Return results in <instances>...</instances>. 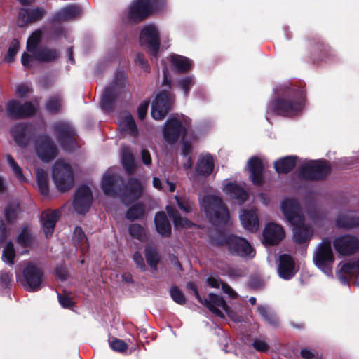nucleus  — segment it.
<instances>
[{
	"label": "nucleus",
	"instance_id": "nucleus-1",
	"mask_svg": "<svg viewBox=\"0 0 359 359\" xmlns=\"http://www.w3.org/2000/svg\"><path fill=\"white\" fill-rule=\"evenodd\" d=\"M281 210L286 219L294 226V242L300 244L309 241L313 230L309 225L305 224L298 202L292 198L285 199L282 202Z\"/></svg>",
	"mask_w": 359,
	"mask_h": 359
},
{
	"label": "nucleus",
	"instance_id": "nucleus-2",
	"mask_svg": "<svg viewBox=\"0 0 359 359\" xmlns=\"http://www.w3.org/2000/svg\"><path fill=\"white\" fill-rule=\"evenodd\" d=\"M202 205L211 222L218 224L227 223L229 213L223 205L221 198L214 195H207L202 200Z\"/></svg>",
	"mask_w": 359,
	"mask_h": 359
},
{
	"label": "nucleus",
	"instance_id": "nucleus-3",
	"mask_svg": "<svg viewBox=\"0 0 359 359\" xmlns=\"http://www.w3.org/2000/svg\"><path fill=\"white\" fill-rule=\"evenodd\" d=\"M52 177L57 189L65 191L73 187L74 178L70 165L63 160L56 161L53 167Z\"/></svg>",
	"mask_w": 359,
	"mask_h": 359
},
{
	"label": "nucleus",
	"instance_id": "nucleus-4",
	"mask_svg": "<svg viewBox=\"0 0 359 359\" xmlns=\"http://www.w3.org/2000/svg\"><path fill=\"white\" fill-rule=\"evenodd\" d=\"M17 280L26 290L38 291L42 286L43 272L36 265L29 264L24 268L22 275L17 277Z\"/></svg>",
	"mask_w": 359,
	"mask_h": 359
},
{
	"label": "nucleus",
	"instance_id": "nucleus-5",
	"mask_svg": "<svg viewBox=\"0 0 359 359\" xmlns=\"http://www.w3.org/2000/svg\"><path fill=\"white\" fill-rule=\"evenodd\" d=\"M190 124L191 119L183 115L170 118L166 121L163 128L164 140L168 143L175 142L181 134H185Z\"/></svg>",
	"mask_w": 359,
	"mask_h": 359
},
{
	"label": "nucleus",
	"instance_id": "nucleus-6",
	"mask_svg": "<svg viewBox=\"0 0 359 359\" xmlns=\"http://www.w3.org/2000/svg\"><path fill=\"white\" fill-rule=\"evenodd\" d=\"M313 262L327 276L332 275L334 256L330 241H323L318 245L313 255Z\"/></svg>",
	"mask_w": 359,
	"mask_h": 359
},
{
	"label": "nucleus",
	"instance_id": "nucleus-7",
	"mask_svg": "<svg viewBox=\"0 0 359 359\" xmlns=\"http://www.w3.org/2000/svg\"><path fill=\"white\" fill-rule=\"evenodd\" d=\"M163 0H135L128 8V18L133 22H140L158 9Z\"/></svg>",
	"mask_w": 359,
	"mask_h": 359
},
{
	"label": "nucleus",
	"instance_id": "nucleus-8",
	"mask_svg": "<svg viewBox=\"0 0 359 359\" xmlns=\"http://www.w3.org/2000/svg\"><path fill=\"white\" fill-rule=\"evenodd\" d=\"M53 134L65 150H72L76 147L75 130L67 122L60 121L53 126Z\"/></svg>",
	"mask_w": 359,
	"mask_h": 359
},
{
	"label": "nucleus",
	"instance_id": "nucleus-9",
	"mask_svg": "<svg viewBox=\"0 0 359 359\" xmlns=\"http://www.w3.org/2000/svg\"><path fill=\"white\" fill-rule=\"evenodd\" d=\"M34 147L37 157L43 162L48 163L57 156L58 149L48 135L39 137Z\"/></svg>",
	"mask_w": 359,
	"mask_h": 359
},
{
	"label": "nucleus",
	"instance_id": "nucleus-10",
	"mask_svg": "<svg viewBox=\"0 0 359 359\" xmlns=\"http://www.w3.org/2000/svg\"><path fill=\"white\" fill-rule=\"evenodd\" d=\"M330 172V166L326 161H309L302 164L300 174L307 180H320Z\"/></svg>",
	"mask_w": 359,
	"mask_h": 359
},
{
	"label": "nucleus",
	"instance_id": "nucleus-11",
	"mask_svg": "<svg viewBox=\"0 0 359 359\" xmlns=\"http://www.w3.org/2000/svg\"><path fill=\"white\" fill-rule=\"evenodd\" d=\"M140 42L142 46L148 48L150 54L156 57L160 45L159 32L157 27L151 24L146 25L140 32Z\"/></svg>",
	"mask_w": 359,
	"mask_h": 359
},
{
	"label": "nucleus",
	"instance_id": "nucleus-12",
	"mask_svg": "<svg viewBox=\"0 0 359 359\" xmlns=\"http://www.w3.org/2000/svg\"><path fill=\"white\" fill-rule=\"evenodd\" d=\"M189 286L194 290L198 300L206 306L213 313L219 317L224 318L223 311L230 316L231 311L222 297L210 293L208 296V299H205L203 302L194 284L189 283Z\"/></svg>",
	"mask_w": 359,
	"mask_h": 359
},
{
	"label": "nucleus",
	"instance_id": "nucleus-13",
	"mask_svg": "<svg viewBox=\"0 0 359 359\" xmlns=\"http://www.w3.org/2000/svg\"><path fill=\"white\" fill-rule=\"evenodd\" d=\"M174 102L173 96L168 92L158 94L151 105V116L155 120L163 119L171 109Z\"/></svg>",
	"mask_w": 359,
	"mask_h": 359
},
{
	"label": "nucleus",
	"instance_id": "nucleus-14",
	"mask_svg": "<svg viewBox=\"0 0 359 359\" xmlns=\"http://www.w3.org/2000/svg\"><path fill=\"white\" fill-rule=\"evenodd\" d=\"M333 246L339 255L349 256L359 251V239L350 234L344 235L334 239Z\"/></svg>",
	"mask_w": 359,
	"mask_h": 359
},
{
	"label": "nucleus",
	"instance_id": "nucleus-15",
	"mask_svg": "<svg viewBox=\"0 0 359 359\" xmlns=\"http://www.w3.org/2000/svg\"><path fill=\"white\" fill-rule=\"evenodd\" d=\"M125 86L124 75L122 72L117 74L111 86L107 87L103 92L101 97V105L104 109H109L112 102L121 92Z\"/></svg>",
	"mask_w": 359,
	"mask_h": 359
},
{
	"label": "nucleus",
	"instance_id": "nucleus-16",
	"mask_svg": "<svg viewBox=\"0 0 359 359\" xmlns=\"http://www.w3.org/2000/svg\"><path fill=\"white\" fill-rule=\"evenodd\" d=\"M226 244L228 246L229 250L233 255L249 258H252L255 255L250 244L243 238L230 236L226 239Z\"/></svg>",
	"mask_w": 359,
	"mask_h": 359
},
{
	"label": "nucleus",
	"instance_id": "nucleus-17",
	"mask_svg": "<svg viewBox=\"0 0 359 359\" xmlns=\"http://www.w3.org/2000/svg\"><path fill=\"white\" fill-rule=\"evenodd\" d=\"M92 200L93 196L90 188L85 185L79 187L73 201L74 210L79 214H85L89 210Z\"/></svg>",
	"mask_w": 359,
	"mask_h": 359
},
{
	"label": "nucleus",
	"instance_id": "nucleus-18",
	"mask_svg": "<svg viewBox=\"0 0 359 359\" xmlns=\"http://www.w3.org/2000/svg\"><path fill=\"white\" fill-rule=\"evenodd\" d=\"M285 237L283 228L274 223L268 224L263 231V243L268 245L278 244Z\"/></svg>",
	"mask_w": 359,
	"mask_h": 359
},
{
	"label": "nucleus",
	"instance_id": "nucleus-19",
	"mask_svg": "<svg viewBox=\"0 0 359 359\" xmlns=\"http://www.w3.org/2000/svg\"><path fill=\"white\" fill-rule=\"evenodd\" d=\"M273 109L278 114L283 116H294L303 107L302 101L291 102L280 100L272 104Z\"/></svg>",
	"mask_w": 359,
	"mask_h": 359
},
{
	"label": "nucleus",
	"instance_id": "nucleus-20",
	"mask_svg": "<svg viewBox=\"0 0 359 359\" xmlns=\"http://www.w3.org/2000/svg\"><path fill=\"white\" fill-rule=\"evenodd\" d=\"M6 111L12 118H21L33 114L36 111V107L30 102L22 105L18 102L12 100L8 102Z\"/></svg>",
	"mask_w": 359,
	"mask_h": 359
},
{
	"label": "nucleus",
	"instance_id": "nucleus-21",
	"mask_svg": "<svg viewBox=\"0 0 359 359\" xmlns=\"http://www.w3.org/2000/svg\"><path fill=\"white\" fill-rule=\"evenodd\" d=\"M46 10L42 7H34L30 9H21L18 13V22L20 27L41 20Z\"/></svg>",
	"mask_w": 359,
	"mask_h": 359
},
{
	"label": "nucleus",
	"instance_id": "nucleus-22",
	"mask_svg": "<svg viewBox=\"0 0 359 359\" xmlns=\"http://www.w3.org/2000/svg\"><path fill=\"white\" fill-rule=\"evenodd\" d=\"M339 270L338 272V277L343 284L348 283L346 276L352 277L355 276L356 279L354 283L355 286H359V259L357 262H346L339 264Z\"/></svg>",
	"mask_w": 359,
	"mask_h": 359
},
{
	"label": "nucleus",
	"instance_id": "nucleus-23",
	"mask_svg": "<svg viewBox=\"0 0 359 359\" xmlns=\"http://www.w3.org/2000/svg\"><path fill=\"white\" fill-rule=\"evenodd\" d=\"M11 134L18 146L25 147L31 138L32 128L25 124H18L11 128Z\"/></svg>",
	"mask_w": 359,
	"mask_h": 359
},
{
	"label": "nucleus",
	"instance_id": "nucleus-24",
	"mask_svg": "<svg viewBox=\"0 0 359 359\" xmlns=\"http://www.w3.org/2000/svg\"><path fill=\"white\" fill-rule=\"evenodd\" d=\"M143 184L136 179L132 178L128 180L122 196V201L128 204L130 201L136 200L142 194Z\"/></svg>",
	"mask_w": 359,
	"mask_h": 359
},
{
	"label": "nucleus",
	"instance_id": "nucleus-25",
	"mask_svg": "<svg viewBox=\"0 0 359 359\" xmlns=\"http://www.w3.org/2000/svg\"><path fill=\"white\" fill-rule=\"evenodd\" d=\"M59 217L60 212L58 210H46L42 212L41 222L43 233L46 238H49L52 236L55 224Z\"/></svg>",
	"mask_w": 359,
	"mask_h": 359
},
{
	"label": "nucleus",
	"instance_id": "nucleus-26",
	"mask_svg": "<svg viewBox=\"0 0 359 359\" xmlns=\"http://www.w3.org/2000/svg\"><path fill=\"white\" fill-rule=\"evenodd\" d=\"M279 262L278 272L280 278L287 280L294 276L296 273L294 262L290 255H280Z\"/></svg>",
	"mask_w": 359,
	"mask_h": 359
},
{
	"label": "nucleus",
	"instance_id": "nucleus-27",
	"mask_svg": "<svg viewBox=\"0 0 359 359\" xmlns=\"http://www.w3.org/2000/svg\"><path fill=\"white\" fill-rule=\"evenodd\" d=\"M248 166L250 171V177L255 184L259 185L263 182L262 173L264 165L262 161L257 157H252L249 159Z\"/></svg>",
	"mask_w": 359,
	"mask_h": 359
},
{
	"label": "nucleus",
	"instance_id": "nucleus-28",
	"mask_svg": "<svg viewBox=\"0 0 359 359\" xmlns=\"http://www.w3.org/2000/svg\"><path fill=\"white\" fill-rule=\"evenodd\" d=\"M240 219L243 228L251 232L256 231L259 227L258 217L255 209L242 210Z\"/></svg>",
	"mask_w": 359,
	"mask_h": 359
},
{
	"label": "nucleus",
	"instance_id": "nucleus-29",
	"mask_svg": "<svg viewBox=\"0 0 359 359\" xmlns=\"http://www.w3.org/2000/svg\"><path fill=\"white\" fill-rule=\"evenodd\" d=\"M223 191L229 197L238 200L240 203H243L248 198L247 191L237 184L227 183Z\"/></svg>",
	"mask_w": 359,
	"mask_h": 359
},
{
	"label": "nucleus",
	"instance_id": "nucleus-30",
	"mask_svg": "<svg viewBox=\"0 0 359 359\" xmlns=\"http://www.w3.org/2000/svg\"><path fill=\"white\" fill-rule=\"evenodd\" d=\"M17 243L22 247H32L36 243V237L29 225L24 226L17 237Z\"/></svg>",
	"mask_w": 359,
	"mask_h": 359
},
{
	"label": "nucleus",
	"instance_id": "nucleus-31",
	"mask_svg": "<svg viewBox=\"0 0 359 359\" xmlns=\"http://www.w3.org/2000/svg\"><path fill=\"white\" fill-rule=\"evenodd\" d=\"M120 129L132 136H136L138 130L133 116L129 114H123L121 116L118 121Z\"/></svg>",
	"mask_w": 359,
	"mask_h": 359
},
{
	"label": "nucleus",
	"instance_id": "nucleus-32",
	"mask_svg": "<svg viewBox=\"0 0 359 359\" xmlns=\"http://www.w3.org/2000/svg\"><path fill=\"white\" fill-rule=\"evenodd\" d=\"M213 159L209 154L200 156L197 165L196 171L201 175H209L213 170Z\"/></svg>",
	"mask_w": 359,
	"mask_h": 359
},
{
	"label": "nucleus",
	"instance_id": "nucleus-33",
	"mask_svg": "<svg viewBox=\"0 0 359 359\" xmlns=\"http://www.w3.org/2000/svg\"><path fill=\"white\" fill-rule=\"evenodd\" d=\"M155 224L157 231L163 236H168L171 233V226L163 212H158L155 217Z\"/></svg>",
	"mask_w": 359,
	"mask_h": 359
},
{
	"label": "nucleus",
	"instance_id": "nucleus-34",
	"mask_svg": "<svg viewBox=\"0 0 359 359\" xmlns=\"http://www.w3.org/2000/svg\"><path fill=\"white\" fill-rule=\"evenodd\" d=\"M34 57L40 62H52L59 57V53L56 49L43 47L37 49Z\"/></svg>",
	"mask_w": 359,
	"mask_h": 359
},
{
	"label": "nucleus",
	"instance_id": "nucleus-35",
	"mask_svg": "<svg viewBox=\"0 0 359 359\" xmlns=\"http://www.w3.org/2000/svg\"><path fill=\"white\" fill-rule=\"evenodd\" d=\"M166 210L170 217L172 218L174 225L176 228H189L193 225L189 219L182 217L175 208L168 205L166 207Z\"/></svg>",
	"mask_w": 359,
	"mask_h": 359
},
{
	"label": "nucleus",
	"instance_id": "nucleus-36",
	"mask_svg": "<svg viewBox=\"0 0 359 359\" xmlns=\"http://www.w3.org/2000/svg\"><path fill=\"white\" fill-rule=\"evenodd\" d=\"M81 8L76 6H69L63 8L55 15V19L58 20H67L76 17L81 13Z\"/></svg>",
	"mask_w": 359,
	"mask_h": 359
},
{
	"label": "nucleus",
	"instance_id": "nucleus-37",
	"mask_svg": "<svg viewBox=\"0 0 359 359\" xmlns=\"http://www.w3.org/2000/svg\"><path fill=\"white\" fill-rule=\"evenodd\" d=\"M118 177L115 175L105 174L102 182V188L105 194L114 196L116 194L115 183Z\"/></svg>",
	"mask_w": 359,
	"mask_h": 359
},
{
	"label": "nucleus",
	"instance_id": "nucleus-38",
	"mask_svg": "<svg viewBox=\"0 0 359 359\" xmlns=\"http://www.w3.org/2000/svg\"><path fill=\"white\" fill-rule=\"evenodd\" d=\"M121 161L123 166L128 173H132L135 170L134 157L130 149L127 147L121 148Z\"/></svg>",
	"mask_w": 359,
	"mask_h": 359
},
{
	"label": "nucleus",
	"instance_id": "nucleus-39",
	"mask_svg": "<svg viewBox=\"0 0 359 359\" xmlns=\"http://www.w3.org/2000/svg\"><path fill=\"white\" fill-rule=\"evenodd\" d=\"M274 166L278 172H288L295 166V157L288 156L280 159L275 163Z\"/></svg>",
	"mask_w": 359,
	"mask_h": 359
},
{
	"label": "nucleus",
	"instance_id": "nucleus-40",
	"mask_svg": "<svg viewBox=\"0 0 359 359\" xmlns=\"http://www.w3.org/2000/svg\"><path fill=\"white\" fill-rule=\"evenodd\" d=\"M170 61L172 67L179 72H186L191 67L190 60L181 55H172Z\"/></svg>",
	"mask_w": 359,
	"mask_h": 359
},
{
	"label": "nucleus",
	"instance_id": "nucleus-41",
	"mask_svg": "<svg viewBox=\"0 0 359 359\" xmlns=\"http://www.w3.org/2000/svg\"><path fill=\"white\" fill-rule=\"evenodd\" d=\"M337 225L340 228L351 229L359 226V217L340 215L336 220Z\"/></svg>",
	"mask_w": 359,
	"mask_h": 359
},
{
	"label": "nucleus",
	"instance_id": "nucleus-42",
	"mask_svg": "<svg viewBox=\"0 0 359 359\" xmlns=\"http://www.w3.org/2000/svg\"><path fill=\"white\" fill-rule=\"evenodd\" d=\"M37 183L41 194L48 196L49 193L48 176L46 171L42 169L36 170Z\"/></svg>",
	"mask_w": 359,
	"mask_h": 359
},
{
	"label": "nucleus",
	"instance_id": "nucleus-43",
	"mask_svg": "<svg viewBox=\"0 0 359 359\" xmlns=\"http://www.w3.org/2000/svg\"><path fill=\"white\" fill-rule=\"evenodd\" d=\"M73 239L76 246L80 248L81 252L84 253L88 248V243L86 235L80 227L75 228Z\"/></svg>",
	"mask_w": 359,
	"mask_h": 359
},
{
	"label": "nucleus",
	"instance_id": "nucleus-44",
	"mask_svg": "<svg viewBox=\"0 0 359 359\" xmlns=\"http://www.w3.org/2000/svg\"><path fill=\"white\" fill-rule=\"evenodd\" d=\"M130 236L135 239L144 242L147 239V231L145 229L139 224H132L128 227Z\"/></svg>",
	"mask_w": 359,
	"mask_h": 359
},
{
	"label": "nucleus",
	"instance_id": "nucleus-45",
	"mask_svg": "<svg viewBox=\"0 0 359 359\" xmlns=\"http://www.w3.org/2000/svg\"><path fill=\"white\" fill-rule=\"evenodd\" d=\"M145 257L149 266L156 270L159 262V256L156 250L151 245H147L145 248Z\"/></svg>",
	"mask_w": 359,
	"mask_h": 359
},
{
	"label": "nucleus",
	"instance_id": "nucleus-46",
	"mask_svg": "<svg viewBox=\"0 0 359 359\" xmlns=\"http://www.w3.org/2000/svg\"><path fill=\"white\" fill-rule=\"evenodd\" d=\"M257 311L259 314L264 318V319L272 325H276L278 323V320L276 316L265 306H259Z\"/></svg>",
	"mask_w": 359,
	"mask_h": 359
},
{
	"label": "nucleus",
	"instance_id": "nucleus-47",
	"mask_svg": "<svg viewBox=\"0 0 359 359\" xmlns=\"http://www.w3.org/2000/svg\"><path fill=\"white\" fill-rule=\"evenodd\" d=\"M61 107L62 98L58 95L50 97L46 104V109L53 114L60 111Z\"/></svg>",
	"mask_w": 359,
	"mask_h": 359
},
{
	"label": "nucleus",
	"instance_id": "nucleus-48",
	"mask_svg": "<svg viewBox=\"0 0 359 359\" xmlns=\"http://www.w3.org/2000/svg\"><path fill=\"white\" fill-rule=\"evenodd\" d=\"M41 34L42 33L40 30H36L28 38L27 41V50L28 52L33 53L34 54V50L41 41Z\"/></svg>",
	"mask_w": 359,
	"mask_h": 359
},
{
	"label": "nucleus",
	"instance_id": "nucleus-49",
	"mask_svg": "<svg viewBox=\"0 0 359 359\" xmlns=\"http://www.w3.org/2000/svg\"><path fill=\"white\" fill-rule=\"evenodd\" d=\"M144 215V207L142 204H138L130 208L126 212V218L130 220L140 219Z\"/></svg>",
	"mask_w": 359,
	"mask_h": 359
},
{
	"label": "nucleus",
	"instance_id": "nucleus-50",
	"mask_svg": "<svg viewBox=\"0 0 359 359\" xmlns=\"http://www.w3.org/2000/svg\"><path fill=\"white\" fill-rule=\"evenodd\" d=\"M15 252L13 244L12 242L10 241L6 244L3 251L2 259L8 264L13 265L14 263L13 259L15 258Z\"/></svg>",
	"mask_w": 359,
	"mask_h": 359
},
{
	"label": "nucleus",
	"instance_id": "nucleus-51",
	"mask_svg": "<svg viewBox=\"0 0 359 359\" xmlns=\"http://www.w3.org/2000/svg\"><path fill=\"white\" fill-rule=\"evenodd\" d=\"M175 199L179 208L184 212L188 213L193 210L194 203L189 198L175 196Z\"/></svg>",
	"mask_w": 359,
	"mask_h": 359
},
{
	"label": "nucleus",
	"instance_id": "nucleus-52",
	"mask_svg": "<svg viewBox=\"0 0 359 359\" xmlns=\"http://www.w3.org/2000/svg\"><path fill=\"white\" fill-rule=\"evenodd\" d=\"M20 212V208L18 204L8 205L5 210V216L8 222H12L17 219Z\"/></svg>",
	"mask_w": 359,
	"mask_h": 359
},
{
	"label": "nucleus",
	"instance_id": "nucleus-53",
	"mask_svg": "<svg viewBox=\"0 0 359 359\" xmlns=\"http://www.w3.org/2000/svg\"><path fill=\"white\" fill-rule=\"evenodd\" d=\"M20 44L17 39H13L9 46L8 53L6 55L5 60L8 62H11L13 61L14 57H15L16 54L18 53L19 50Z\"/></svg>",
	"mask_w": 359,
	"mask_h": 359
},
{
	"label": "nucleus",
	"instance_id": "nucleus-54",
	"mask_svg": "<svg viewBox=\"0 0 359 359\" xmlns=\"http://www.w3.org/2000/svg\"><path fill=\"white\" fill-rule=\"evenodd\" d=\"M6 158L9 165L12 168L15 176L18 178L19 180L24 181L25 178L23 177L22 170L19 167L18 163L15 161V160L13 158V157L11 156L8 155L6 156Z\"/></svg>",
	"mask_w": 359,
	"mask_h": 359
},
{
	"label": "nucleus",
	"instance_id": "nucleus-55",
	"mask_svg": "<svg viewBox=\"0 0 359 359\" xmlns=\"http://www.w3.org/2000/svg\"><path fill=\"white\" fill-rule=\"evenodd\" d=\"M170 296L173 301L179 304H184L186 302L183 293L177 287H172L170 290Z\"/></svg>",
	"mask_w": 359,
	"mask_h": 359
},
{
	"label": "nucleus",
	"instance_id": "nucleus-56",
	"mask_svg": "<svg viewBox=\"0 0 359 359\" xmlns=\"http://www.w3.org/2000/svg\"><path fill=\"white\" fill-rule=\"evenodd\" d=\"M110 347L115 351L124 352L128 348V345L123 340L114 339L109 341Z\"/></svg>",
	"mask_w": 359,
	"mask_h": 359
},
{
	"label": "nucleus",
	"instance_id": "nucleus-57",
	"mask_svg": "<svg viewBox=\"0 0 359 359\" xmlns=\"http://www.w3.org/2000/svg\"><path fill=\"white\" fill-rule=\"evenodd\" d=\"M178 85L184 90V95H187L190 88L194 85V81L191 77L186 76L179 81Z\"/></svg>",
	"mask_w": 359,
	"mask_h": 359
},
{
	"label": "nucleus",
	"instance_id": "nucleus-58",
	"mask_svg": "<svg viewBox=\"0 0 359 359\" xmlns=\"http://www.w3.org/2000/svg\"><path fill=\"white\" fill-rule=\"evenodd\" d=\"M58 301L63 308L70 309L73 306L74 303L67 294H57Z\"/></svg>",
	"mask_w": 359,
	"mask_h": 359
},
{
	"label": "nucleus",
	"instance_id": "nucleus-59",
	"mask_svg": "<svg viewBox=\"0 0 359 359\" xmlns=\"http://www.w3.org/2000/svg\"><path fill=\"white\" fill-rule=\"evenodd\" d=\"M253 347L255 350L259 352H266L269 348L268 344L265 341L259 339H257L254 341Z\"/></svg>",
	"mask_w": 359,
	"mask_h": 359
},
{
	"label": "nucleus",
	"instance_id": "nucleus-60",
	"mask_svg": "<svg viewBox=\"0 0 359 359\" xmlns=\"http://www.w3.org/2000/svg\"><path fill=\"white\" fill-rule=\"evenodd\" d=\"M11 275L7 271L0 272V288H6L10 283Z\"/></svg>",
	"mask_w": 359,
	"mask_h": 359
},
{
	"label": "nucleus",
	"instance_id": "nucleus-61",
	"mask_svg": "<svg viewBox=\"0 0 359 359\" xmlns=\"http://www.w3.org/2000/svg\"><path fill=\"white\" fill-rule=\"evenodd\" d=\"M133 259L137 267H139L142 271H145L146 266L144 264V261L140 252H136L134 253Z\"/></svg>",
	"mask_w": 359,
	"mask_h": 359
},
{
	"label": "nucleus",
	"instance_id": "nucleus-62",
	"mask_svg": "<svg viewBox=\"0 0 359 359\" xmlns=\"http://www.w3.org/2000/svg\"><path fill=\"white\" fill-rule=\"evenodd\" d=\"M149 102L144 101L142 102L137 108L138 117L140 119H144L148 109Z\"/></svg>",
	"mask_w": 359,
	"mask_h": 359
},
{
	"label": "nucleus",
	"instance_id": "nucleus-63",
	"mask_svg": "<svg viewBox=\"0 0 359 359\" xmlns=\"http://www.w3.org/2000/svg\"><path fill=\"white\" fill-rule=\"evenodd\" d=\"M30 92V88L27 84H20L16 87V93L20 97H25Z\"/></svg>",
	"mask_w": 359,
	"mask_h": 359
},
{
	"label": "nucleus",
	"instance_id": "nucleus-64",
	"mask_svg": "<svg viewBox=\"0 0 359 359\" xmlns=\"http://www.w3.org/2000/svg\"><path fill=\"white\" fill-rule=\"evenodd\" d=\"M55 273L56 277L60 280H65L68 277L67 271L63 266L57 267L55 271Z\"/></svg>",
	"mask_w": 359,
	"mask_h": 359
}]
</instances>
